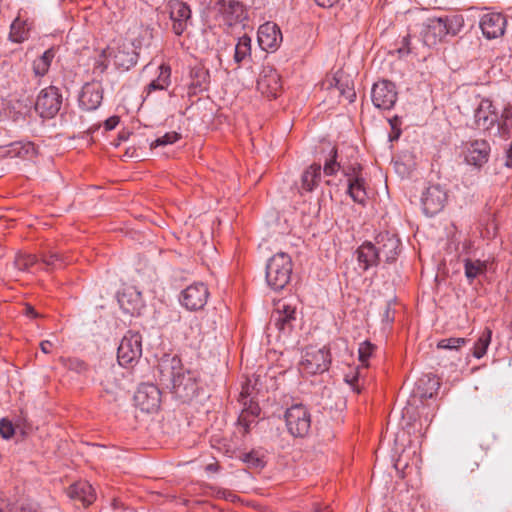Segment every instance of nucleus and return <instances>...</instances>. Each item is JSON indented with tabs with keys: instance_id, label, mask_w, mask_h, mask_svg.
<instances>
[{
	"instance_id": "nucleus-1",
	"label": "nucleus",
	"mask_w": 512,
	"mask_h": 512,
	"mask_svg": "<svg viewBox=\"0 0 512 512\" xmlns=\"http://www.w3.org/2000/svg\"><path fill=\"white\" fill-rule=\"evenodd\" d=\"M158 378L182 402L192 400L199 390L198 373L183 367L176 355L163 356L158 363Z\"/></svg>"
},
{
	"instance_id": "nucleus-2",
	"label": "nucleus",
	"mask_w": 512,
	"mask_h": 512,
	"mask_svg": "<svg viewBox=\"0 0 512 512\" xmlns=\"http://www.w3.org/2000/svg\"><path fill=\"white\" fill-rule=\"evenodd\" d=\"M461 14L427 18L422 24L421 36L425 45L431 47L444 41L446 37L457 36L464 28Z\"/></svg>"
},
{
	"instance_id": "nucleus-3",
	"label": "nucleus",
	"mask_w": 512,
	"mask_h": 512,
	"mask_svg": "<svg viewBox=\"0 0 512 512\" xmlns=\"http://www.w3.org/2000/svg\"><path fill=\"white\" fill-rule=\"evenodd\" d=\"M293 264L291 257L279 252L273 255L266 265V282L275 291L285 288L291 279Z\"/></svg>"
},
{
	"instance_id": "nucleus-4",
	"label": "nucleus",
	"mask_w": 512,
	"mask_h": 512,
	"mask_svg": "<svg viewBox=\"0 0 512 512\" xmlns=\"http://www.w3.org/2000/svg\"><path fill=\"white\" fill-rule=\"evenodd\" d=\"M288 432L293 437H305L311 428V414L303 404H294L284 415Z\"/></svg>"
},
{
	"instance_id": "nucleus-5",
	"label": "nucleus",
	"mask_w": 512,
	"mask_h": 512,
	"mask_svg": "<svg viewBox=\"0 0 512 512\" xmlns=\"http://www.w3.org/2000/svg\"><path fill=\"white\" fill-rule=\"evenodd\" d=\"M331 363V357L326 347L316 349L307 348L299 363V369L307 375L321 374L328 370Z\"/></svg>"
},
{
	"instance_id": "nucleus-6",
	"label": "nucleus",
	"mask_w": 512,
	"mask_h": 512,
	"mask_svg": "<svg viewBox=\"0 0 512 512\" xmlns=\"http://www.w3.org/2000/svg\"><path fill=\"white\" fill-rule=\"evenodd\" d=\"M142 355V337L137 332L128 331L122 338L117 359L119 366H129L138 361Z\"/></svg>"
},
{
	"instance_id": "nucleus-7",
	"label": "nucleus",
	"mask_w": 512,
	"mask_h": 512,
	"mask_svg": "<svg viewBox=\"0 0 512 512\" xmlns=\"http://www.w3.org/2000/svg\"><path fill=\"white\" fill-rule=\"evenodd\" d=\"M62 105V95L55 86H49L40 91L35 102V110L40 117L45 119L53 118Z\"/></svg>"
},
{
	"instance_id": "nucleus-8",
	"label": "nucleus",
	"mask_w": 512,
	"mask_h": 512,
	"mask_svg": "<svg viewBox=\"0 0 512 512\" xmlns=\"http://www.w3.org/2000/svg\"><path fill=\"white\" fill-rule=\"evenodd\" d=\"M474 126L483 131H491L496 125L501 126L499 115L492 100L481 98L474 109Z\"/></svg>"
},
{
	"instance_id": "nucleus-9",
	"label": "nucleus",
	"mask_w": 512,
	"mask_h": 512,
	"mask_svg": "<svg viewBox=\"0 0 512 512\" xmlns=\"http://www.w3.org/2000/svg\"><path fill=\"white\" fill-rule=\"evenodd\" d=\"M108 51L109 56H112L113 63L118 69L129 70L138 61L139 53L129 41L119 42L116 47L103 50L102 55L106 56Z\"/></svg>"
},
{
	"instance_id": "nucleus-10",
	"label": "nucleus",
	"mask_w": 512,
	"mask_h": 512,
	"mask_svg": "<svg viewBox=\"0 0 512 512\" xmlns=\"http://www.w3.org/2000/svg\"><path fill=\"white\" fill-rule=\"evenodd\" d=\"M168 6L170 20L172 21V31L175 35L181 36L191 25L192 12L190 6L180 0H170Z\"/></svg>"
},
{
	"instance_id": "nucleus-11",
	"label": "nucleus",
	"mask_w": 512,
	"mask_h": 512,
	"mask_svg": "<svg viewBox=\"0 0 512 512\" xmlns=\"http://www.w3.org/2000/svg\"><path fill=\"white\" fill-rule=\"evenodd\" d=\"M134 401L142 411L151 413L158 410L161 403V392L159 388L151 383L141 384L135 395Z\"/></svg>"
},
{
	"instance_id": "nucleus-12",
	"label": "nucleus",
	"mask_w": 512,
	"mask_h": 512,
	"mask_svg": "<svg viewBox=\"0 0 512 512\" xmlns=\"http://www.w3.org/2000/svg\"><path fill=\"white\" fill-rule=\"evenodd\" d=\"M209 296L208 288L203 283H194L181 292L180 302L190 311L202 309Z\"/></svg>"
},
{
	"instance_id": "nucleus-13",
	"label": "nucleus",
	"mask_w": 512,
	"mask_h": 512,
	"mask_svg": "<svg viewBox=\"0 0 512 512\" xmlns=\"http://www.w3.org/2000/svg\"><path fill=\"white\" fill-rule=\"evenodd\" d=\"M372 102L379 109H391L397 100L395 85L387 80L375 83L372 88Z\"/></svg>"
},
{
	"instance_id": "nucleus-14",
	"label": "nucleus",
	"mask_w": 512,
	"mask_h": 512,
	"mask_svg": "<svg viewBox=\"0 0 512 512\" xmlns=\"http://www.w3.org/2000/svg\"><path fill=\"white\" fill-rule=\"evenodd\" d=\"M446 200L447 193L439 184L430 185L421 197L424 213L427 216L439 213L444 208Z\"/></svg>"
},
{
	"instance_id": "nucleus-15",
	"label": "nucleus",
	"mask_w": 512,
	"mask_h": 512,
	"mask_svg": "<svg viewBox=\"0 0 512 512\" xmlns=\"http://www.w3.org/2000/svg\"><path fill=\"white\" fill-rule=\"evenodd\" d=\"M373 244L379 254L380 261L383 260L386 263H392L397 259L400 253V239L388 232L379 234Z\"/></svg>"
},
{
	"instance_id": "nucleus-16",
	"label": "nucleus",
	"mask_w": 512,
	"mask_h": 512,
	"mask_svg": "<svg viewBox=\"0 0 512 512\" xmlns=\"http://www.w3.org/2000/svg\"><path fill=\"white\" fill-rule=\"evenodd\" d=\"M506 17L497 12H488L481 16L479 27L483 36L488 39H496L504 35L506 29Z\"/></svg>"
},
{
	"instance_id": "nucleus-17",
	"label": "nucleus",
	"mask_w": 512,
	"mask_h": 512,
	"mask_svg": "<svg viewBox=\"0 0 512 512\" xmlns=\"http://www.w3.org/2000/svg\"><path fill=\"white\" fill-rule=\"evenodd\" d=\"M281 77L279 73L272 67H263L257 80V89L267 97L275 98L280 91Z\"/></svg>"
},
{
	"instance_id": "nucleus-18",
	"label": "nucleus",
	"mask_w": 512,
	"mask_h": 512,
	"mask_svg": "<svg viewBox=\"0 0 512 512\" xmlns=\"http://www.w3.org/2000/svg\"><path fill=\"white\" fill-rule=\"evenodd\" d=\"M361 170L360 165L344 170V174L348 177V194L354 202L365 205L367 193L365 189V181L359 176Z\"/></svg>"
},
{
	"instance_id": "nucleus-19",
	"label": "nucleus",
	"mask_w": 512,
	"mask_h": 512,
	"mask_svg": "<svg viewBox=\"0 0 512 512\" xmlns=\"http://www.w3.org/2000/svg\"><path fill=\"white\" fill-rule=\"evenodd\" d=\"M101 385L107 395L111 396L113 400H117L125 389L123 385V373L120 368L112 366L106 369L101 380Z\"/></svg>"
},
{
	"instance_id": "nucleus-20",
	"label": "nucleus",
	"mask_w": 512,
	"mask_h": 512,
	"mask_svg": "<svg viewBox=\"0 0 512 512\" xmlns=\"http://www.w3.org/2000/svg\"><path fill=\"white\" fill-rule=\"evenodd\" d=\"M295 320L296 308L286 303H278L271 317L274 326L283 334L290 333Z\"/></svg>"
},
{
	"instance_id": "nucleus-21",
	"label": "nucleus",
	"mask_w": 512,
	"mask_h": 512,
	"mask_svg": "<svg viewBox=\"0 0 512 512\" xmlns=\"http://www.w3.org/2000/svg\"><path fill=\"white\" fill-rule=\"evenodd\" d=\"M103 99V89L98 82L86 83L79 95V106L86 111L97 109Z\"/></svg>"
},
{
	"instance_id": "nucleus-22",
	"label": "nucleus",
	"mask_w": 512,
	"mask_h": 512,
	"mask_svg": "<svg viewBox=\"0 0 512 512\" xmlns=\"http://www.w3.org/2000/svg\"><path fill=\"white\" fill-rule=\"evenodd\" d=\"M281 41L282 33L275 23L266 22L259 27L258 43L263 50H275Z\"/></svg>"
},
{
	"instance_id": "nucleus-23",
	"label": "nucleus",
	"mask_w": 512,
	"mask_h": 512,
	"mask_svg": "<svg viewBox=\"0 0 512 512\" xmlns=\"http://www.w3.org/2000/svg\"><path fill=\"white\" fill-rule=\"evenodd\" d=\"M490 145L485 140H475L467 148L465 160L468 164L481 167L489 158Z\"/></svg>"
},
{
	"instance_id": "nucleus-24",
	"label": "nucleus",
	"mask_w": 512,
	"mask_h": 512,
	"mask_svg": "<svg viewBox=\"0 0 512 512\" xmlns=\"http://www.w3.org/2000/svg\"><path fill=\"white\" fill-rule=\"evenodd\" d=\"M67 495L69 498L81 502L83 506H89L96 499L94 489L87 481H78L72 484L67 490Z\"/></svg>"
},
{
	"instance_id": "nucleus-25",
	"label": "nucleus",
	"mask_w": 512,
	"mask_h": 512,
	"mask_svg": "<svg viewBox=\"0 0 512 512\" xmlns=\"http://www.w3.org/2000/svg\"><path fill=\"white\" fill-rule=\"evenodd\" d=\"M322 85L325 89L338 91V95L345 98L349 103L353 102L356 97L355 90L348 78L334 76L333 78L324 81Z\"/></svg>"
},
{
	"instance_id": "nucleus-26",
	"label": "nucleus",
	"mask_w": 512,
	"mask_h": 512,
	"mask_svg": "<svg viewBox=\"0 0 512 512\" xmlns=\"http://www.w3.org/2000/svg\"><path fill=\"white\" fill-rule=\"evenodd\" d=\"M356 254L359 266L363 271H367L369 268L377 266L380 262L379 254L372 242H364L356 250Z\"/></svg>"
},
{
	"instance_id": "nucleus-27",
	"label": "nucleus",
	"mask_w": 512,
	"mask_h": 512,
	"mask_svg": "<svg viewBox=\"0 0 512 512\" xmlns=\"http://www.w3.org/2000/svg\"><path fill=\"white\" fill-rule=\"evenodd\" d=\"M221 14L225 24L233 26L246 19L243 5L238 1L230 0L222 6Z\"/></svg>"
},
{
	"instance_id": "nucleus-28",
	"label": "nucleus",
	"mask_w": 512,
	"mask_h": 512,
	"mask_svg": "<svg viewBox=\"0 0 512 512\" xmlns=\"http://www.w3.org/2000/svg\"><path fill=\"white\" fill-rule=\"evenodd\" d=\"M487 268V261L472 258H466L464 260V272L469 284H472L476 278L484 276Z\"/></svg>"
},
{
	"instance_id": "nucleus-29",
	"label": "nucleus",
	"mask_w": 512,
	"mask_h": 512,
	"mask_svg": "<svg viewBox=\"0 0 512 512\" xmlns=\"http://www.w3.org/2000/svg\"><path fill=\"white\" fill-rule=\"evenodd\" d=\"M29 32L27 21L16 17L10 25L8 39L13 43H22L29 38Z\"/></svg>"
},
{
	"instance_id": "nucleus-30",
	"label": "nucleus",
	"mask_w": 512,
	"mask_h": 512,
	"mask_svg": "<svg viewBox=\"0 0 512 512\" xmlns=\"http://www.w3.org/2000/svg\"><path fill=\"white\" fill-rule=\"evenodd\" d=\"M56 55V49L51 47L47 49L41 56L33 61V72L38 77H43L49 71L51 63Z\"/></svg>"
},
{
	"instance_id": "nucleus-31",
	"label": "nucleus",
	"mask_w": 512,
	"mask_h": 512,
	"mask_svg": "<svg viewBox=\"0 0 512 512\" xmlns=\"http://www.w3.org/2000/svg\"><path fill=\"white\" fill-rule=\"evenodd\" d=\"M439 387L440 383L435 377L422 378L418 381L416 393L421 399L432 398Z\"/></svg>"
},
{
	"instance_id": "nucleus-32",
	"label": "nucleus",
	"mask_w": 512,
	"mask_h": 512,
	"mask_svg": "<svg viewBox=\"0 0 512 512\" xmlns=\"http://www.w3.org/2000/svg\"><path fill=\"white\" fill-rule=\"evenodd\" d=\"M321 176V166L318 164L311 165L302 175V188L310 192L318 184Z\"/></svg>"
},
{
	"instance_id": "nucleus-33",
	"label": "nucleus",
	"mask_w": 512,
	"mask_h": 512,
	"mask_svg": "<svg viewBox=\"0 0 512 512\" xmlns=\"http://www.w3.org/2000/svg\"><path fill=\"white\" fill-rule=\"evenodd\" d=\"M251 56V38L244 34L239 37L238 42L235 46L234 61L240 64L246 58Z\"/></svg>"
},
{
	"instance_id": "nucleus-34",
	"label": "nucleus",
	"mask_w": 512,
	"mask_h": 512,
	"mask_svg": "<svg viewBox=\"0 0 512 512\" xmlns=\"http://www.w3.org/2000/svg\"><path fill=\"white\" fill-rule=\"evenodd\" d=\"M492 337V330L488 327H486L481 335L479 336L478 340L474 344V350L473 355L477 359L482 358L487 351V348L491 342Z\"/></svg>"
},
{
	"instance_id": "nucleus-35",
	"label": "nucleus",
	"mask_w": 512,
	"mask_h": 512,
	"mask_svg": "<svg viewBox=\"0 0 512 512\" xmlns=\"http://www.w3.org/2000/svg\"><path fill=\"white\" fill-rule=\"evenodd\" d=\"M191 85L195 88L203 89L209 82V71L204 67L196 66L190 71Z\"/></svg>"
},
{
	"instance_id": "nucleus-36",
	"label": "nucleus",
	"mask_w": 512,
	"mask_h": 512,
	"mask_svg": "<svg viewBox=\"0 0 512 512\" xmlns=\"http://www.w3.org/2000/svg\"><path fill=\"white\" fill-rule=\"evenodd\" d=\"M169 76H170V69L168 67L161 66V73L159 77L153 81H151L146 90L147 93L150 94L152 91L155 90H164L169 85Z\"/></svg>"
},
{
	"instance_id": "nucleus-37",
	"label": "nucleus",
	"mask_w": 512,
	"mask_h": 512,
	"mask_svg": "<svg viewBox=\"0 0 512 512\" xmlns=\"http://www.w3.org/2000/svg\"><path fill=\"white\" fill-rule=\"evenodd\" d=\"M35 145L32 142L17 141L10 145L9 153L17 157H25L35 154Z\"/></svg>"
},
{
	"instance_id": "nucleus-38",
	"label": "nucleus",
	"mask_w": 512,
	"mask_h": 512,
	"mask_svg": "<svg viewBox=\"0 0 512 512\" xmlns=\"http://www.w3.org/2000/svg\"><path fill=\"white\" fill-rule=\"evenodd\" d=\"M153 39V29L150 27H141L139 36L135 38L130 44H133L135 50L138 52L142 47H149Z\"/></svg>"
},
{
	"instance_id": "nucleus-39",
	"label": "nucleus",
	"mask_w": 512,
	"mask_h": 512,
	"mask_svg": "<svg viewBox=\"0 0 512 512\" xmlns=\"http://www.w3.org/2000/svg\"><path fill=\"white\" fill-rule=\"evenodd\" d=\"M37 262L35 255L19 253L14 260L15 267L20 271H26Z\"/></svg>"
},
{
	"instance_id": "nucleus-40",
	"label": "nucleus",
	"mask_w": 512,
	"mask_h": 512,
	"mask_svg": "<svg viewBox=\"0 0 512 512\" xmlns=\"http://www.w3.org/2000/svg\"><path fill=\"white\" fill-rule=\"evenodd\" d=\"M468 342L466 338L460 337H451L440 340L437 343L438 349H446V350H458L462 346H464Z\"/></svg>"
},
{
	"instance_id": "nucleus-41",
	"label": "nucleus",
	"mask_w": 512,
	"mask_h": 512,
	"mask_svg": "<svg viewBox=\"0 0 512 512\" xmlns=\"http://www.w3.org/2000/svg\"><path fill=\"white\" fill-rule=\"evenodd\" d=\"M375 348L376 347L368 341H364L360 344L359 349H358L359 361L361 362V364L363 366H365V367L368 366L367 361L372 356Z\"/></svg>"
},
{
	"instance_id": "nucleus-42",
	"label": "nucleus",
	"mask_w": 512,
	"mask_h": 512,
	"mask_svg": "<svg viewBox=\"0 0 512 512\" xmlns=\"http://www.w3.org/2000/svg\"><path fill=\"white\" fill-rule=\"evenodd\" d=\"M337 158V150L333 148L330 152V158L326 160L323 168V172L325 175L331 176L334 175L340 168V164L336 160Z\"/></svg>"
},
{
	"instance_id": "nucleus-43",
	"label": "nucleus",
	"mask_w": 512,
	"mask_h": 512,
	"mask_svg": "<svg viewBox=\"0 0 512 512\" xmlns=\"http://www.w3.org/2000/svg\"><path fill=\"white\" fill-rule=\"evenodd\" d=\"M242 460L251 468H263L265 465L264 459L255 451L243 455Z\"/></svg>"
},
{
	"instance_id": "nucleus-44",
	"label": "nucleus",
	"mask_w": 512,
	"mask_h": 512,
	"mask_svg": "<svg viewBox=\"0 0 512 512\" xmlns=\"http://www.w3.org/2000/svg\"><path fill=\"white\" fill-rule=\"evenodd\" d=\"M64 366L71 371L82 374L87 371V364L78 358H68L63 360Z\"/></svg>"
},
{
	"instance_id": "nucleus-45",
	"label": "nucleus",
	"mask_w": 512,
	"mask_h": 512,
	"mask_svg": "<svg viewBox=\"0 0 512 512\" xmlns=\"http://www.w3.org/2000/svg\"><path fill=\"white\" fill-rule=\"evenodd\" d=\"M180 138V135L176 132H168L165 135L158 137L156 140L151 142V149L157 148L159 146H165L168 144L175 143Z\"/></svg>"
},
{
	"instance_id": "nucleus-46",
	"label": "nucleus",
	"mask_w": 512,
	"mask_h": 512,
	"mask_svg": "<svg viewBox=\"0 0 512 512\" xmlns=\"http://www.w3.org/2000/svg\"><path fill=\"white\" fill-rule=\"evenodd\" d=\"M42 261L47 267L52 268H57L64 264L63 257L57 252H49L48 254H44Z\"/></svg>"
},
{
	"instance_id": "nucleus-47",
	"label": "nucleus",
	"mask_w": 512,
	"mask_h": 512,
	"mask_svg": "<svg viewBox=\"0 0 512 512\" xmlns=\"http://www.w3.org/2000/svg\"><path fill=\"white\" fill-rule=\"evenodd\" d=\"M256 424V419L249 416L247 412H241L238 417V425L243 429V434L249 433L251 426Z\"/></svg>"
},
{
	"instance_id": "nucleus-48",
	"label": "nucleus",
	"mask_w": 512,
	"mask_h": 512,
	"mask_svg": "<svg viewBox=\"0 0 512 512\" xmlns=\"http://www.w3.org/2000/svg\"><path fill=\"white\" fill-rule=\"evenodd\" d=\"M358 379H359V370H353L350 373L346 374L344 377L345 382L352 388L353 391L356 393H360L361 389L358 386Z\"/></svg>"
},
{
	"instance_id": "nucleus-49",
	"label": "nucleus",
	"mask_w": 512,
	"mask_h": 512,
	"mask_svg": "<svg viewBox=\"0 0 512 512\" xmlns=\"http://www.w3.org/2000/svg\"><path fill=\"white\" fill-rule=\"evenodd\" d=\"M13 434H14V427H13L12 423L10 421H8L7 419H2L0 421V435L4 439H9L13 436Z\"/></svg>"
},
{
	"instance_id": "nucleus-50",
	"label": "nucleus",
	"mask_w": 512,
	"mask_h": 512,
	"mask_svg": "<svg viewBox=\"0 0 512 512\" xmlns=\"http://www.w3.org/2000/svg\"><path fill=\"white\" fill-rule=\"evenodd\" d=\"M410 51H411V48H410V36L407 35V36L402 38L401 44H400V46L398 48V52L401 55H406V54H409Z\"/></svg>"
},
{
	"instance_id": "nucleus-51",
	"label": "nucleus",
	"mask_w": 512,
	"mask_h": 512,
	"mask_svg": "<svg viewBox=\"0 0 512 512\" xmlns=\"http://www.w3.org/2000/svg\"><path fill=\"white\" fill-rule=\"evenodd\" d=\"M242 412H247L251 418L257 419L260 414V407L257 404L251 403L247 408H244Z\"/></svg>"
},
{
	"instance_id": "nucleus-52",
	"label": "nucleus",
	"mask_w": 512,
	"mask_h": 512,
	"mask_svg": "<svg viewBox=\"0 0 512 512\" xmlns=\"http://www.w3.org/2000/svg\"><path fill=\"white\" fill-rule=\"evenodd\" d=\"M119 117L118 116H112L110 118H108L105 122H104V127H105V130L107 131H111L113 130L119 123Z\"/></svg>"
},
{
	"instance_id": "nucleus-53",
	"label": "nucleus",
	"mask_w": 512,
	"mask_h": 512,
	"mask_svg": "<svg viewBox=\"0 0 512 512\" xmlns=\"http://www.w3.org/2000/svg\"><path fill=\"white\" fill-rule=\"evenodd\" d=\"M208 488L211 490L212 495H214L215 497L220 498V499H222V497H226V495L229 494V491L226 489H222V488H218V487H214V486H209Z\"/></svg>"
},
{
	"instance_id": "nucleus-54",
	"label": "nucleus",
	"mask_w": 512,
	"mask_h": 512,
	"mask_svg": "<svg viewBox=\"0 0 512 512\" xmlns=\"http://www.w3.org/2000/svg\"><path fill=\"white\" fill-rule=\"evenodd\" d=\"M19 512H39V510L36 504L25 503L21 505Z\"/></svg>"
},
{
	"instance_id": "nucleus-55",
	"label": "nucleus",
	"mask_w": 512,
	"mask_h": 512,
	"mask_svg": "<svg viewBox=\"0 0 512 512\" xmlns=\"http://www.w3.org/2000/svg\"><path fill=\"white\" fill-rule=\"evenodd\" d=\"M316 4L318 6L324 7V8H330L337 4L339 0H315Z\"/></svg>"
},
{
	"instance_id": "nucleus-56",
	"label": "nucleus",
	"mask_w": 512,
	"mask_h": 512,
	"mask_svg": "<svg viewBox=\"0 0 512 512\" xmlns=\"http://www.w3.org/2000/svg\"><path fill=\"white\" fill-rule=\"evenodd\" d=\"M52 347V342L49 340H44L40 343L41 351L45 354L50 353V348Z\"/></svg>"
},
{
	"instance_id": "nucleus-57",
	"label": "nucleus",
	"mask_w": 512,
	"mask_h": 512,
	"mask_svg": "<svg viewBox=\"0 0 512 512\" xmlns=\"http://www.w3.org/2000/svg\"><path fill=\"white\" fill-rule=\"evenodd\" d=\"M10 504L8 502V500H6L5 498H3L1 495H0V512H6L9 508Z\"/></svg>"
},
{
	"instance_id": "nucleus-58",
	"label": "nucleus",
	"mask_w": 512,
	"mask_h": 512,
	"mask_svg": "<svg viewBox=\"0 0 512 512\" xmlns=\"http://www.w3.org/2000/svg\"><path fill=\"white\" fill-rule=\"evenodd\" d=\"M313 511L314 512H331L328 506L322 507L319 503L313 504Z\"/></svg>"
},
{
	"instance_id": "nucleus-59",
	"label": "nucleus",
	"mask_w": 512,
	"mask_h": 512,
	"mask_svg": "<svg viewBox=\"0 0 512 512\" xmlns=\"http://www.w3.org/2000/svg\"><path fill=\"white\" fill-rule=\"evenodd\" d=\"M510 117H512V108H505L501 114V118L506 121L508 120Z\"/></svg>"
},
{
	"instance_id": "nucleus-60",
	"label": "nucleus",
	"mask_w": 512,
	"mask_h": 512,
	"mask_svg": "<svg viewBox=\"0 0 512 512\" xmlns=\"http://www.w3.org/2000/svg\"><path fill=\"white\" fill-rule=\"evenodd\" d=\"M25 313H26V315L31 316V317H38L37 312L34 310V308L32 306H27L25 308Z\"/></svg>"
},
{
	"instance_id": "nucleus-61",
	"label": "nucleus",
	"mask_w": 512,
	"mask_h": 512,
	"mask_svg": "<svg viewBox=\"0 0 512 512\" xmlns=\"http://www.w3.org/2000/svg\"><path fill=\"white\" fill-rule=\"evenodd\" d=\"M218 465L215 463L209 464L206 466V470L210 472H217L218 471Z\"/></svg>"
},
{
	"instance_id": "nucleus-62",
	"label": "nucleus",
	"mask_w": 512,
	"mask_h": 512,
	"mask_svg": "<svg viewBox=\"0 0 512 512\" xmlns=\"http://www.w3.org/2000/svg\"><path fill=\"white\" fill-rule=\"evenodd\" d=\"M237 496L229 491V494L226 495V497H222V499L229 500L231 502H234L236 500Z\"/></svg>"
},
{
	"instance_id": "nucleus-63",
	"label": "nucleus",
	"mask_w": 512,
	"mask_h": 512,
	"mask_svg": "<svg viewBox=\"0 0 512 512\" xmlns=\"http://www.w3.org/2000/svg\"><path fill=\"white\" fill-rule=\"evenodd\" d=\"M385 317H386L389 321H392V320H393V316H390V307H389V305L386 307Z\"/></svg>"
},
{
	"instance_id": "nucleus-64",
	"label": "nucleus",
	"mask_w": 512,
	"mask_h": 512,
	"mask_svg": "<svg viewBox=\"0 0 512 512\" xmlns=\"http://www.w3.org/2000/svg\"><path fill=\"white\" fill-rule=\"evenodd\" d=\"M124 298H125V295L122 296V298L119 300V302L121 303V305L123 304L124 302Z\"/></svg>"
}]
</instances>
